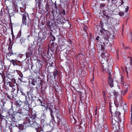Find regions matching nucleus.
Here are the masks:
<instances>
[{
    "label": "nucleus",
    "instance_id": "1",
    "mask_svg": "<svg viewBox=\"0 0 132 132\" xmlns=\"http://www.w3.org/2000/svg\"><path fill=\"white\" fill-rule=\"evenodd\" d=\"M47 33L40 32L38 33V38L37 40V45L39 47H42L44 43L47 40Z\"/></svg>",
    "mask_w": 132,
    "mask_h": 132
},
{
    "label": "nucleus",
    "instance_id": "2",
    "mask_svg": "<svg viewBox=\"0 0 132 132\" xmlns=\"http://www.w3.org/2000/svg\"><path fill=\"white\" fill-rule=\"evenodd\" d=\"M100 62V67L101 69L104 72H106L107 73H108L110 75V73L109 69V66L108 65L107 62L104 59V58L102 57Z\"/></svg>",
    "mask_w": 132,
    "mask_h": 132
},
{
    "label": "nucleus",
    "instance_id": "3",
    "mask_svg": "<svg viewBox=\"0 0 132 132\" xmlns=\"http://www.w3.org/2000/svg\"><path fill=\"white\" fill-rule=\"evenodd\" d=\"M43 81V80H37L35 81L33 79L31 82L32 85V87L33 88H35L37 92H38L40 90V86H42Z\"/></svg>",
    "mask_w": 132,
    "mask_h": 132
},
{
    "label": "nucleus",
    "instance_id": "4",
    "mask_svg": "<svg viewBox=\"0 0 132 132\" xmlns=\"http://www.w3.org/2000/svg\"><path fill=\"white\" fill-rule=\"evenodd\" d=\"M57 37L58 38L59 42L61 46V47L62 48V46H64V48L63 49V50L64 48H66V46H67V45L68 43L69 44V45H67L68 47H69L70 44L71 45L72 42L71 40L69 39L68 41L66 39H62V38H59V37H60V36L59 35H57Z\"/></svg>",
    "mask_w": 132,
    "mask_h": 132
},
{
    "label": "nucleus",
    "instance_id": "5",
    "mask_svg": "<svg viewBox=\"0 0 132 132\" xmlns=\"http://www.w3.org/2000/svg\"><path fill=\"white\" fill-rule=\"evenodd\" d=\"M102 56L104 58V59L108 63V65L109 66L113 64V62L112 56L108 53H102Z\"/></svg>",
    "mask_w": 132,
    "mask_h": 132
},
{
    "label": "nucleus",
    "instance_id": "6",
    "mask_svg": "<svg viewBox=\"0 0 132 132\" xmlns=\"http://www.w3.org/2000/svg\"><path fill=\"white\" fill-rule=\"evenodd\" d=\"M120 114L121 113L118 111L111 113L110 120H114L118 122H121Z\"/></svg>",
    "mask_w": 132,
    "mask_h": 132
},
{
    "label": "nucleus",
    "instance_id": "7",
    "mask_svg": "<svg viewBox=\"0 0 132 132\" xmlns=\"http://www.w3.org/2000/svg\"><path fill=\"white\" fill-rule=\"evenodd\" d=\"M111 122V127L112 129L115 132H118V130L119 129V122H118L115 120H110Z\"/></svg>",
    "mask_w": 132,
    "mask_h": 132
},
{
    "label": "nucleus",
    "instance_id": "8",
    "mask_svg": "<svg viewBox=\"0 0 132 132\" xmlns=\"http://www.w3.org/2000/svg\"><path fill=\"white\" fill-rule=\"evenodd\" d=\"M114 102V103L111 102L109 103V109L111 114L117 111V108L118 107L116 102L115 101Z\"/></svg>",
    "mask_w": 132,
    "mask_h": 132
},
{
    "label": "nucleus",
    "instance_id": "9",
    "mask_svg": "<svg viewBox=\"0 0 132 132\" xmlns=\"http://www.w3.org/2000/svg\"><path fill=\"white\" fill-rule=\"evenodd\" d=\"M27 123H29L30 126L33 127L37 131H38V129L40 126L39 124L36 122H33L32 121H31V119L29 118L27 119Z\"/></svg>",
    "mask_w": 132,
    "mask_h": 132
},
{
    "label": "nucleus",
    "instance_id": "10",
    "mask_svg": "<svg viewBox=\"0 0 132 132\" xmlns=\"http://www.w3.org/2000/svg\"><path fill=\"white\" fill-rule=\"evenodd\" d=\"M34 48L32 47H30L28 49V51L26 54V58H29L30 59H31L32 58H33L35 55V51Z\"/></svg>",
    "mask_w": 132,
    "mask_h": 132
},
{
    "label": "nucleus",
    "instance_id": "11",
    "mask_svg": "<svg viewBox=\"0 0 132 132\" xmlns=\"http://www.w3.org/2000/svg\"><path fill=\"white\" fill-rule=\"evenodd\" d=\"M42 116L41 114H37V112L35 111H32L31 114V117L29 118H27V119L29 118V119H31V120H36L37 119H38L40 118V117Z\"/></svg>",
    "mask_w": 132,
    "mask_h": 132
},
{
    "label": "nucleus",
    "instance_id": "12",
    "mask_svg": "<svg viewBox=\"0 0 132 132\" xmlns=\"http://www.w3.org/2000/svg\"><path fill=\"white\" fill-rule=\"evenodd\" d=\"M91 7L93 10L94 13L96 14H98L101 12V8L100 7L98 3L94 4V5H91Z\"/></svg>",
    "mask_w": 132,
    "mask_h": 132
},
{
    "label": "nucleus",
    "instance_id": "13",
    "mask_svg": "<svg viewBox=\"0 0 132 132\" xmlns=\"http://www.w3.org/2000/svg\"><path fill=\"white\" fill-rule=\"evenodd\" d=\"M52 13L54 18L55 19L56 21H59L62 17V15L59 13L58 14L56 10H53L52 11Z\"/></svg>",
    "mask_w": 132,
    "mask_h": 132
},
{
    "label": "nucleus",
    "instance_id": "14",
    "mask_svg": "<svg viewBox=\"0 0 132 132\" xmlns=\"http://www.w3.org/2000/svg\"><path fill=\"white\" fill-rule=\"evenodd\" d=\"M22 24L23 26L25 25L27 26L28 27H31L33 26L32 22L31 20L28 22H27V18L26 17H22Z\"/></svg>",
    "mask_w": 132,
    "mask_h": 132
},
{
    "label": "nucleus",
    "instance_id": "15",
    "mask_svg": "<svg viewBox=\"0 0 132 132\" xmlns=\"http://www.w3.org/2000/svg\"><path fill=\"white\" fill-rule=\"evenodd\" d=\"M19 97L20 99L22 101L28 100H29V92H27L24 93H22V92Z\"/></svg>",
    "mask_w": 132,
    "mask_h": 132
},
{
    "label": "nucleus",
    "instance_id": "16",
    "mask_svg": "<svg viewBox=\"0 0 132 132\" xmlns=\"http://www.w3.org/2000/svg\"><path fill=\"white\" fill-rule=\"evenodd\" d=\"M5 5H6L7 9L15 7V5L14 1H9L7 0L5 1Z\"/></svg>",
    "mask_w": 132,
    "mask_h": 132
},
{
    "label": "nucleus",
    "instance_id": "17",
    "mask_svg": "<svg viewBox=\"0 0 132 132\" xmlns=\"http://www.w3.org/2000/svg\"><path fill=\"white\" fill-rule=\"evenodd\" d=\"M16 112H17L23 116L27 115V112L28 111L24 108H19L18 107H16Z\"/></svg>",
    "mask_w": 132,
    "mask_h": 132
},
{
    "label": "nucleus",
    "instance_id": "18",
    "mask_svg": "<svg viewBox=\"0 0 132 132\" xmlns=\"http://www.w3.org/2000/svg\"><path fill=\"white\" fill-rule=\"evenodd\" d=\"M11 42L10 40L9 43V47L8 48V50L9 51V52L8 53H7L6 55L9 56H10L12 55H17L18 54L16 53H14L12 52V45L11 47Z\"/></svg>",
    "mask_w": 132,
    "mask_h": 132
},
{
    "label": "nucleus",
    "instance_id": "19",
    "mask_svg": "<svg viewBox=\"0 0 132 132\" xmlns=\"http://www.w3.org/2000/svg\"><path fill=\"white\" fill-rule=\"evenodd\" d=\"M102 12L104 15L106 17L107 19L112 17L113 15V13L108 10H103Z\"/></svg>",
    "mask_w": 132,
    "mask_h": 132
},
{
    "label": "nucleus",
    "instance_id": "20",
    "mask_svg": "<svg viewBox=\"0 0 132 132\" xmlns=\"http://www.w3.org/2000/svg\"><path fill=\"white\" fill-rule=\"evenodd\" d=\"M109 45L107 46H106L105 45H104V49L105 53H107L106 52H114V49L113 48L112 46L110 44Z\"/></svg>",
    "mask_w": 132,
    "mask_h": 132
},
{
    "label": "nucleus",
    "instance_id": "21",
    "mask_svg": "<svg viewBox=\"0 0 132 132\" xmlns=\"http://www.w3.org/2000/svg\"><path fill=\"white\" fill-rule=\"evenodd\" d=\"M20 114L18 112H16L15 113L14 115L13 119H12L14 120L15 122H16L17 121H18L21 120V117L20 115Z\"/></svg>",
    "mask_w": 132,
    "mask_h": 132
},
{
    "label": "nucleus",
    "instance_id": "22",
    "mask_svg": "<svg viewBox=\"0 0 132 132\" xmlns=\"http://www.w3.org/2000/svg\"><path fill=\"white\" fill-rule=\"evenodd\" d=\"M29 101V100H28L22 101V105L23 106V108L28 111H29V109L30 108V105L28 102Z\"/></svg>",
    "mask_w": 132,
    "mask_h": 132
},
{
    "label": "nucleus",
    "instance_id": "23",
    "mask_svg": "<svg viewBox=\"0 0 132 132\" xmlns=\"http://www.w3.org/2000/svg\"><path fill=\"white\" fill-rule=\"evenodd\" d=\"M105 115L103 114L102 116L103 122L102 123H100V126H102L101 128L103 129V130L106 129H107V128H109V127L106 125L104 124V123L105 122V120L106 119V118H105Z\"/></svg>",
    "mask_w": 132,
    "mask_h": 132
},
{
    "label": "nucleus",
    "instance_id": "24",
    "mask_svg": "<svg viewBox=\"0 0 132 132\" xmlns=\"http://www.w3.org/2000/svg\"><path fill=\"white\" fill-rule=\"evenodd\" d=\"M57 125L59 126L61 124V126H63L66 124V121L65 118H62L61 119L57 120Z\"/></svg>",
    "mask_w": 132,
    "mask_h": 132
},
{
    "label": "nucleus",
    "instance_id": "25",
    "mask_svg": "<svg viewBox=\"0 0 132 132\" xmlns=\"http://www.w3.org/2000/svg\"><path fill=\"white\" fill-rule=\"evenodd\" d=\"M13 117H12L11 116H6V127H7L9 126V124L7 123V121H9L10 122H15V121H14V120H13L12 119H13Z\"/></svg>",
    "mask_w": 132,
    "mask_h": 132
},
{
    "label": "nucleus",
    "instance_id": "26",
    "mask_svg": "<svg viewBox=\"0 0 132 132\" xmlns=\"http://www.w3.org/2000/svg\"><path fill=\"white\" fill-rule=\"evenodd\" d=\"M102 36L101 38L102 41L104 45H105V44H108L109 42L108 37L107 35H105Z\"/></svg>",
    "mask_w": 132,
    "mask_h": 132
},
{
    "label": "nucleus",
    "instance_id": "27",
    "mask_svg": "<svg viewBox=\"0 0 132 132\" xmlns=\"http://www.w3.org/2000/svg\"><path fill=\"white\" fill-rule=\"evenodd\" d=\"M97 46H98V52L99 53H101V55L102 58V53H105L104 47L102 45H97Z\"/></svg>",
    "mask_w": 132,
    "mask_h": 132
},
{
    "label": "nucleus",
    "instance_id": "28",
    "mask_svg": "<svg viewBox=\"0 0 132 132\" xmlns=\"http://www.w3.org/2000/svg\"><path fill=\"white\" fill-rule=\"evenodd\" d=\"M7 9L8 10V13L10 17L14 16L15 12V11H14V8H9Z\"/></svg>",
    "mask_w": 132,
    "mask_h": 132
},
{
    "label": "nucleus",
    "instance_id": "29",
    "mask_svg": "<svg viewBox=\"0 0 132 132\" xmlns=\"http://www.w3.org/2000/svg\"><path fill=\"white\" fill-rule=\"evenodd\" d=\"M25 6H23L22 7H20V12L19 13L21 15L22 17L26 16V13L25 11Z\"/></svg>",
    "mask_w": 132,
    "mask_h": 132
},
{
    "label": "nucleus",
    "instance_id": "30",
    "mask_svg": "<svg viewBox=\"0 0 132 132\" xmlns=\"http://www.w3.org/2000/svg\"><path fill=\"white\" fill-rule=\"evenodd\" d=\"M47 82L48 83H49L51 85H55V82H56V81L53 80V78L50 77L49 78H48V77H47Z\"/></svg>",
    "mask_w": 132,
    "mask_h": 132
},
{
    "label": "nucleus",
    "instance_id": "31",
    "mask_svg": "<svg viewBox=\"0 0 132 132\" xmlns=\"http://www.w3.org/2000/svg\"><path fill=\"white\" fill-rule=\"evenodd\" d=\"M16 112V109L15 111H14L13 109L12 108L9 109L7 111V113L9 114V116H11L12 117L13 116L15 113Z\"/></svg>",
    "mask_w": 132,
    "mask_h": 132
},
{
    "label": "nucleus",
    "instance_id": "32",
    "mask_svg": "<svg viewBox=\"0 0 132 132\" xmlns=\"http://www.w3.org/2000/svg\"><path fill=\"white\" fill-rule=\"evenodd\" d=\"M15 126H13V128L14 129V130H15V131H18V130H19V131L22 130L24 128V127L23 125H19V126L17 127V126H15Z\"/></svg>",
    "mask_w": 132,
    "mask_h": 132
},
{
    "label": "nucleus",
    "instance_id": "33",
    "mask_svg": "<svg viewBox=\"0 0 132 132\" xmlns=\"http://www.w3.org/2000/svg\"><path fill=\"white\" fill-rule=\"evenodd\" d=\"M107 30L103 28H100V32H99V34L100 35H101L102 36H103L105 35H107Z\"/></svg>",
    "mask_w": 132,
    "mask_h": 132
},
{
    "label": "nucleus",
    "instance_id": "34",
    "mask_svg": "<svg viewBox=\"0 0 132 132\" xmlns=\"http://www.w3.org/2000/svg\"><path fill=\"white\" fill-rule=\"evenodd\" d=\"M18 91V89L16 90L15 88H14L12 89L11 94L13 96V98H15L16 97Z\"/></svg>",
    "mask_w": 132,
    "mask_h": 132
},
{
    "label": "nucleus",
    "instance_id": "35",
    "mask_svg": "<svg viewBox=\"0 0 132 132\" xmlns=\"http://www.w3.org/2000/svg\"><path fill=\"white\" fill-rule=\"evenodd\" d=\"M57 46L56 43L53 42L51 44V50L52 52H54L55 50H57Z\"/></svg>",
    "mask_w": 132,
    "mask_h": 132
},
{
    "label": "nucleus",
    "instance_id": "36",
    "mask_svg": "<svg viewBox=\"0 0 132 132\" xmlns=\"http://www.w3.org/2000/svg\"><path fill=\"white\" fill-rule=\"evenodd\" d=\"M108 82V84L111 88H112L114 87L113 80V79L111 78L110 77H109Z\"/></svg>",
    "mask_w": 132,
    "mask_h": 132
},
{
    "label": "nucleus",
    "instance_id": "37",
    "mask_svg": "<svg viewBox=\"0 0 132 132\" xmlns=\"http://www.w3.org/2000/svg\"><path fill=\"white\" fill-rule=\"evenodd\" d=\"M37 30L35 28L34 29L31 28L30 29V32L32 36L34 37H36L37 36V34L38 33L37 31Z\"/></svg>",
    "mask_w": 132,
    "mask_h": 132
},
{
    "label": "nucleus",
    "instance_id": "38",
    "mask_svg": "<svg viewBox=\"0 0 132 132\" xmlns=\"http://www.w3.org/2000/svg\"><path fill=\"white\" fill-rule=\"evenodd\" d=\"M36 92H37L35 89L31 88L30 91L29 93L31 96H34L36 95Z\"/></svg>",
    "mask_w": 132,
    "mask_h": 132
},
{
    "label": "nucleus",
    "instance_id": "39",
    "mask_svg": "<svg viewBox=\"0 0 132 132\" xmlns=\"http://www.w3.org/2000/svg\"><path fill=\"white\" fill-rule=\"evenodd\" d=\"M27 68V69H28L29 70H30L31 72H32V71L35 68L34 65L31 64L30 63L28 64Z\"/></svg>",
    "mask_w": 132,
    "mask_h": 132
},
{
    "label": "nucleus",
    "instance_id": "40",
    "mask_svg": "<svg viewBox=\"0 0 132 132\" xmlns=\"http://www.w3.org/2000/svg\"><path fill=\"white\" fill-rule=\"evenodd\" d=\"M18 74L19 75L20 77L19 78V80L22 82H25L23 80V76L22 73L20 71H19L18 72Z\"/></svg>",
    "mask_w": 132,
    "mask_h": 132
},
{
    "label": "nucleus",
    "instance_id": "41",
    "mask_svg": "<svg viewBox=\"0 0 132 132\" xmlns=\"http://www.w3.org/2000/svg\"><path fill=\"white\" fill-rule=\"evenodd\" d=\"M64 129L65 132H70L71 127L70 126H68L67 124L64 125Z\"/></svg>",
    "mask_w": 132,
    "mask_h": 132
},
{
    "label": "nucleus",
    "instance_id": "42",
    "mask_svg": "<svg viewBox=\"0 0 132 132\" xmlns=\"http://www.w3.org/2000/svg\"><path fill=\"white\" fill-rule=\"evenodd\" d=\"M101 38H100L99 36H97L96 38V40L97 44L98 45H101L102 44V42L101 41Z\"/></svg>",
    "mask_w": 132,
    "mask_h": 132
},
{
    "label": "nucleus",
    "instance_id": "43",
    "mask_svg": "<svg viewBox=\"0 0 132 132\" xmlns=\"http://www.w3.org/2000/svg\"><path fill=\"white\" fill-rule=\"evenodd\" d=\"M86 124L84 119H81L80 121V122L79 124V126L80 127H84Z\"/></svg>",
    "mask_w": 132,
    "mask_h": 132
},
{
    "label": "nucleus",
    "instance_id": "44",
    "mask_svg": "<svg viewBox=\"0 0 132 132\" xmlns=\"http://www.w3.org/2000/svg\"><path fill=\"white\" fill-rule=\"evenodd\" d=\"M56 117L57 118V120H59L63 118L61 116L60 112L59 111L57 112Z\"/></svg>",
    "mask_w": 132,
    "mask_h": 132
},
{
    "label": "nucleus",
    "instance_id": "45",
    "mask_svg": "<svg viewBox=\"0 0 132 132\" xmlns=\"http://www.w3.org/2000/svg\"><path fill=\"white\" fill-rule=\"evenodd\" d=\"M87 28L86 26H84L83 29L84 31V32H85V36L84 37V38H86L88 36V33L86 32V31L87 30Z\"/></svg>",
    "mask_w": 132,
    "mask_h": 132
},
{
    "label": "nucleus",
    "instance_id": "46",
    "mask_svg": "<svg viewBox=\"0 0 132 132\" xmlns=\"http://www.w3.org/2000/svg\"><path fill=\"white\" fill-rule=\"evenodd\" d=\"M113 19V18L112 17H111V18H107V23L110 25H112V21Z\"/></svg>",
    "mask_w": 132,
    "mask_h": 132
},
{
    "label": "nucleus",
    "instance_id": "47",
    "mask_svg": "<svg viewBox=\"0 0 132 132\" xmlns=\"http://www.w3.org/2000/svg\"><path fill=\"white\" fill-rule=\"evenodd\" d=\"M9 60L12 63V64L14 66H15V65H18V64L16 62L17 61L16 59L15 60L12 59L11 60L9 59Z\"/></svg>",
    "mask_w": 132,
    "mask_h": 132
},
{
    "label": "nucleus",
    "instance_id": "48",
    "mask_svg": "<svg viewBox=\"0 0 132 132\" xmlns=\"http://www.w3.org/2000/svg\"><path fill=\"white\" fill-rule=\"evenodd\" d=\"M66 21H67L65 20V18L63 16H62L60 19L59 22L61 23V24H63L65 23Z\"/></svg>",
    "mask_w": 132,
    "mask_h": 132
},
{
    "label": "nucleus",
    "instance_id": "49",
    "mask_svg": "<svg viewBox=\"0 0 132 132\" xmlns=\"http://www.w3.org/2000/svg\"><path fill=\"white\" fill-rule=\"evenodd\" d=\"M12 123L9 124V128L10 130V132H17L15 131V130H14V129L12 128Z\"/></svg>",
    "mask_w": 132,
    "mask_h": 132
},
{
    "label": "nucleus",
    "instance_id": "50",
    "mask_svg": "<svg viewBox=\"0 0 132 132\" xmlns=\"http://www.w3.org/2000/svg\"><path fill=\"white\" fill-rule=\"evenodd\" d=\"M60 74L58 70H56L54 72L53 76L54 78H55L56 76H59Z\"/></svg>",
    "mask_w": 132,
    "mask_h": 132
},
{
    "label": "nucleus",
    "instance_id": "51",
    "mask_svg": "<svg viewBox=\"0 0 132 132\" xmlns=\"http://www.w3.org/2000/svg\"><path fill=\"white\" fill-rule=\"evenodd\" d=\"M40 105L42 106V109L44 111L45 110H47L48 109L47 105L46 104H45L44 105H43V104Z\"/></svg>",
    "mask_w": 132,
    "mask_h": 132
},
{
    "label": "nucleus",
    "instance_id": "52",
    "mask_svg": "<svg viewBox=\"0 0 132 132\" xmlns=\"http://www.w3.org/2000/svg\"><path fill=\"white\" fill-rule=\"evenodd\" d=\"M7 84L9 85V86L12 88V89L15 87V85L11 81H9L7 82Z\"/></svg>",
    "mask_w": 132,
    "mask_h": 132
},
{
    "label": "nucleus",
    "instance_id": "53",
    "mask_svg": "<svg viewBox=\"0 0 132 132\" xmlns=\"http://www.w3.org/2000/svg\"><path fill=\"white\" fill-rule=\"evenodd\" d=\"M49 33V36L51 37V40L53 42L55 40V37L53 35V34L52 32H50Z\"/></svg>",
    "mask_w": 132,
    "mask_h": 132
},
{
    "label": "nucleus",
    "instance_id": "54",
    "mask_svg": "<svg viewBox=\"0 0 132 132\" xmlns=\"http://www.w3.org/2000/svg\"><path fill=\"white\" fill-rule=\"evenodd\" d=\"M40 73H39V75H38L37 73H34L32 76H33V78H38L39 77V76L40 75Z\"/></svg>",
    "mask_w": 132,
    "mask_h": 132
},
{
    "label": "nucleus",
    "instance_id": "55",
    "mask_svg": "<svg viewBox=\"0 0 132 132\" xmlns=\"http://www.w3.org/2000/svg\"><path fill=\"white\" fill-rule=\"evenodd\" d=\"M21 31L20 30L19 31L18 33V34L17 35V36L15 38V40H16V39L18 38H20L21 36Z\"/></svg>",
    "mask_w": 132,
    "mask_h": 132
},
{
    "label": "nucleus",
    "instance_id": "56",
    "mask_svg": "<svg viewBox=\"0 0 132 132\" xmlns=\"http://www.w3.org/2000/svg\"><path fill=\"white\" fill-rule=\"evenodd\" d=\"M59 12H60V14H61L63 16H64L65 14V11L63 9H62L60 10Z\"/></svg>",
    "mask_w": 132,
    "mask_h": 132
},
{
    "label": "nucleus",
    "instance_id": "57",
    "mask_svg": "<svg viewBox=\"0 0 132 132\" xmlns=\"http://www.w3.org/2000/svg\"><path fill=\"white\" fill-rule=\"evenodd\" d=\"M39 70L38 68L36 67V68H35L34 70L32 71V72H33L34 73H38V75L39 73H40Z\"/></svg>",
    "mask_w": 132,
    "mask_h": 132
},
{
    "label": "nucleus",
    "instance_id": "58",
    "mask_svg": "<svg viewBox=\"0 0 132 132\" xmlns=\"http://www.w3.org/2000/svg\"><path fill=\"white\" fill-rule=\"evenodd\" d=\"M85 55V54H79L77 55V58L79 59L81 57L83 58Z\"/></svg>",
    "mask_w": 132,
    "mask_h": 132
},
{
    "label": "nucleus",
    "instance_id": "59",
    "mask_svg": "<svg viewBox=\"0 0 132 132\" xmlns=\"http://www.w3.org/2000/svg\"><path fill=\"white\" fill-rule=\"evenodd\" d=\"M123 87L126 88V89L128 90V88L129 87V86L128 84L126 83H124V85H122Z\"/></svg>",
    "mask_w": 132,
    "mask_h": 132
},
{
    "label": "nucleus",
    "instance_id": "60",
    "mask_svg": "<svg viewBox=\"0 0 132 132\" xmlns=\"http://www.w3.org/2000/svg\"><path fill=\"white\" fill-rule=\"evenodd\" d=\"M60 38H62V39H66V36L65 35V34H61L60 35Z\"/></svg>",
    "mask_w": 132,
    "mask_h": 132
},
{
    "label": "nucleus",
    "instance_id": "61",
    "mask_svg": "<svg viewBox=\"0 0 132 132\" xmlns=\"http://www.w3.org/2000/svg\"><path fill=\"white\" fill-rule=\"evenodd\" d=\"M128 90L125 89V91L123 90L121 91V95L122 96L125 95L127 93Z\"/></svg>",
    "mask_w": 132,
    "mask_h": 132
},
{
    "label": "nucleus",
    "instance_id": "62",
    "mask_svg": "<svg viewBox=\"0 0 132 132\" xmlns=\"http://www.w3.org/2000/svg\"><path fill=\"white\" fill-rule=\"evenodd\" d=\"M11 35L12 36V37L13 39L15 40V36L14 35L13 32V28L11 26Z\"/></svg>",
    "mask_w": 132,
    "mask_h": 132
},
{
    "label": "nucleus",
    "instance_id": "63",
    "mask_svg": "<svg viewBox=\"0 0 132 132\" xmlns=\"http://www.w3.org/2000/svg\"><path fill=\"white\" fill-rule=\"evenodd\" d=\"M20 42L21 44L24 43V39L22 37L20 38Z\"/></svg>",
    "mask_w": 132,
    "mask_h": 132
},
{
    "label": "nucleus",
    "instance_id": "64",
    "mask_svg": "<svg viewBox=\"0 0 132 132\" xmlns=\"http://www.w3.org/2000/svg\"><path fill=\"white\" fill-rule=\"evenodd\" d=\"M91 51L93 53V54H92V55H93V56H94V54L95 53L96 51L95 48L94 47H93V48L91 49Z\"/></svg>",
    "mask_w": 132,
    "mask_h": 132
}]
</instances>
